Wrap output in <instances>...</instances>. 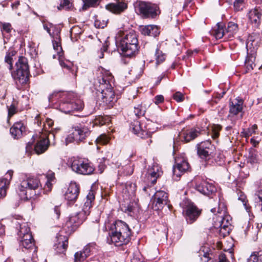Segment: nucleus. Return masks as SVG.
I'll list each match as a JSON object with an SVG mask.
<instances>
[{
    "label": "nucleus",
    "instance_id": "33",
    "mask_svg": "<svg viewBox=\"0 0 262 262\" xmlns=\"http://www.w3.org/2000/svg\"><path fill=\"white\" fill-rule=\"evenodd\" d=\"M225 28H224L222 24L220 23H217L212 31V34L216 39H221L223 37L225 39Z\"/></svg>",
    "mask_w": 262,
    "mask_h": 262
},
{
    "label": "nucleus",
    "instance_id": "46",
    "mask_svg": "<svg viewBox=\"0 0 262 262\" xmlns=\"http://www.w3.org/2000/svg\"><path fill=\"white\" fill-rule=\"evenodd\" d=\"M222 126L220 125H214L212 129V138L216 139L219 136V132L221 130Z\"/></svg>",
    "mask_w": 262,
    "mask_h": 262
},
{
    "label": "nucleus",
    "instance_id": "43",
    "mask_svg": "<svg viewBox=\"0 0 262 262\" xmlns=\"http://www.w3.org/2000/svg\"><path fill=\"white\" fill-rule=\"evenodd\" d=\"M108 20L96 18L94 21V26L97 28H104L106 26Z\"/></svg>",
    "mask_w": 262,
    "mask_h": 262
},
{
    "label": "nucleus",
    "instance_id": "6",
    "mask_svg": "<svg viewBox=\"0 0 262 262\" xmlns=\"http://www.w3.org/2000/svg\"><path fill=\"white\" fill-rule=\"evenodd\" d=\"M116 38V41L119 42V47L124 56H132L138 51V40L135 32L130 31L124 35L123 32L119 31Z\"/></svg>",
    "mask_w": 262,
    "mask_h": 262
},
{
    "label": "nucleus",
    "instance_id": "7",
    "mask_svg": "<svg viewBox=\"0 0 262 262\" xmlns=\"http://www.w3.org/2000/svg\"><path fill=\"white\" fill-rule=\"evenodd\" d=\"M43 29L46 30L47 32L53 38L52 40L53 47L54 49L57 53V56H58L60 66L63 68H66L68 70H70L73 75V76L76 77V72H75L73 69H72V67L73 66L72 62L68 60L64 61L62 59V50L61 46L59 32L57 31L55 34H52L51 33V29L53 28H54V26L51 23H46L43 22Z\"/></svg>",
    "mask_w": 262,
    "mask_h": 262
},
{
    "label": "nucleus",
    "instance_id": "39",
    "mask_svg": "<svg viewBox=\"0 0 262 262\" xmlns=\"http://www.w3.org/2000/svg\"><path fill=\"white\" fill-rule=\"evenodd\" d=\"M110 140V137L105 134H102L97 138L95 143L97 146L99 145H105L107 144Z\"/></svg>",
    "mask_w": 262,
    "mask_h": 262
},
{
    "label": "nucleus",
    "instance_id": "13",
    "mask_svg": "<svg viewBox=\"0 0 262 262\" xmlns=\"http://www.w3.org/2000/svg\"><path fill=\"white\" fill-rule=\"evenodd\" d=\"M138 9L140 14L146 18H154L157 15L158 6L150 3L139 2Z\"/></svg>",
    "mask_w": 262,
    "mask_h": 262
},
{
    "label": "nucleus",
    "instance_id": "14",
    "mask_svg": "<svg viewBox=\"0 0 262 262\" xmlns=\"http://www.w3.org/2000/svg\"><path fill=\"white\" fill-rule=\"evenodd\" d=\"M189 164L185 157L183 156L176 157L175 158V165L173 167L174 176L180 177L189 169Z\"/></svg>",
    "mask_w": 262,
    "mask_h": 262
},
{
    "label": "nucleus",
    "instance_id": "49",
    "mask_svg": "<svg viewBox=\"0 0 262 262\" xmlns=\"http://www.w3.org/2000/svg\"><path fill=\"white\" fill-rule=\"evenodd\" d=\"M245 0H230L231 3H233L235 9L238 11L242 9L241 6L243 5Z\"/></svg>",
    "mask_w": 262,
    "mask_h": 262
},
{
    "label": "nucleus",
    "instance_id": "42",
    "mask_svg": "<svg viewBox=\"0 0 262 262\" xmlns=\"http://www.w3.org/2000/svg\"><path fill=\"white\" fill-rule=\"evenodd\" d=\"M122 171L119 170L118 172L120 174H123L124 175H131L134 171V169L133 166L130 164H126L125 166H123Z\"/></svg>",
    "mask_w": 262,
    "mask_h": 262
},
{
    "label": "nucleus",
    "instance_id": "64",
    "mask_svg": "<svg viewBox=\"0 0 262 262\" xmlns=\"http://www.w3.org/2000/svg\"><path fill=\"white\" fill-rule=\"evenodd\" d=\"M258 262H262V251L259 252V258Z\"/></svg>",
    "mask_w": 262,
    "mask_h": 262
},
{
    "label": "nucleus",
    "instance_id": "51",
    "mask_svg": "<svg viewBox=\"0 0 262 262\" xmlns=\"http://www.w3.org/2000/svg\"><path fill=\"white\" fill-rule=\"evenodd\" d=\"M253 130H246L243 132L242 133L243 134L244 136L246 138H248L251 136L253 134L255 133L256 130L257 129V126L256 124L253 125Z\"/></svg>",
    "mask_w": 262,
    "mask_h": 262
},
{
    "label": "nucleus",
    "instance_id": "57",
    "mask_svg": "<svg viewBox=\"0 0 262 262\" xmlns=\"http://www.w3.org/2000/svg\"><path fill=\"white\" fill-rule=\"evenodd\" d=\"M54 212L56 214L55 218L58 219L60 215V209L58 206H56L54 207Z\"/></svg>",
    "mask_w": 262,
    "mask_h": 262
},
{
    "label": "nucleus",
    "instance_id": "21",
    "mask_svg": "<svg viewBox=\"0 0 262 262\" xmlns=\"http://www.w3.org/2000/svg\"><path fill=\"white\" fill-rule=\"evenodd\" d=\"M94 248L93 244H89L85 246L82 251L75 253L74 255V262L84 261L89 256Z\"/></svg>",
    "mask_w": 262,
    "mask_h": 262
},
{
    "label": "nucleus",
    "instance_id": "19",
    "mask_svg": "<svg viewBox=\"0 0 262 262\" xmlns=\"http://www.w3.org/2000/svg\"><path fill=\"white\" fill-rule=\"evenodd\" d=\"M184 212H185L187 222L189 224H192L194 222L200 213L196 207L191 203H188L187 207L184 210Z\"/></svg>",
    "mask_w": 262,
    "mask_h": 262
},
{
    "label": "nucleus",
    "instance_id": "16",
    "mask_svg": "<svg viewBox=\"0 0 262 262\" xmlns=\"http://www.w3.org/2000/svg\"><path fill=\"white\" fill-rule=\"evenodd\" d=\"M195 189L199 192L209 195L216 191L214 186L205 180H201L199 178L196 179Z\"/></svg>",
    "mask_w": 262,
    "mask_h": 262
},
{
    "label": "nucleus",
    "instance_id": "54",
    "mask_svg": "<svg viewBox=\"0 0 262 262\" xmlns=\"http://www.w3.org/2000/svg\"><path fill=\"white\" fill-rule=\"evenodd\" d=\"M53 182L47 181L46 184L44 186L43 190L47 193L50 192L52 188Z\"/></svg>",
    "mask_w": 262,
    "mask_h": 262
},
{
    "label": "nucleus",
    "instance_id": "34",
    "mask_svg": "<svg viewBox=\"0 0 262 262\" xmlns=\"http://www.w3.org/2000/svg\"><path fill=\"white\" fill-rule=\"evenodd\" d=\"M200 134V129L192 128L188 130L186 134H184V140L186 142H188L194 139Z\"/></svg>",
    "mask_w": 262,
    "mask_h": 262
},
{
    "label": "nucleus",
    "instance_id": "20",
    "mask_svg": "<svg viewBox=\"0 0 262 262\" xmlns=\"http://www.w3.org/2000/svg\"><path fill=\"white\" fill-rule=\"evenodd\" d=\"M79 194V187L75 182H71L65 193V198L69 202H75Z\"/></svg>",
    "mask_w": 262,
    "mask_h": 262
},
{
    "label": "nucleus",
    "instance_id": "45",
    "mask_svg": "<svg viewBox=\"0 0 262 262\" xmlns=\"http://www.w3.org/2000/svg\"><path fill=\"white\" fill-rule=\"evenodd\" d=\"M156 63L160 64L165 60V55L160 50H157L156 52Z\"/></svg>",
    "mask_w": 262,
    "mask_h": 262
},
{
    "label": "nucleus",
    "instance_id": "47",
    "mask_svg": "<svg viewBox=\"0 0 262 262\" xmlns=\"http://www.w3.org/2000/svg\"><path fill=\"white\" fill-rule=\"evenodd\" d=\"M8 107V120L13 116L16 113L17 110L16 107L14 104H11Z\"/></svg>",
    "mask_w": 262,
    "mask_h": 262
},
{
    "label": "nucleus",
    "instance_id": "15",
    "mask_svg": "<svg viewBox=\"0 0 262 262\" xmlns=\"http://www.w3.org/2000/svg\"><path fill=\"white\" fill-rule=\"evenodd\" d=\"M167 203L168 195L166 192L162 190H159L155 192L152 198V207L154 209H161Z\"/></svg>",
    "mask_w": 262,
    "mask_h": 262
},
{
    "label": "nucleus",
    "instance_id": "17",
    "mask_svg": "<svg viewBox=\"0 0 262 262\" xmlns=\"http://www.w3.org/2000/svg\"><path fill=\"white\" fill-rule=\"evenodd\" d=\"M162 173L161 168L157 163H154L149 166L146 173L148 186L154 185L157 182V179Z\"/></svg>",
    "mask_w": 262,
    "mask_h": 262
},
{
    "label": "nucleus",
    "instance_id": "35",
    "mask_svg": "<svg viewBox=\"0 0 262 262\" xmlns=\"http://www.w3.org/2000/svg\"><path fill=\"white\" fill-rule=\"evenodd\" d=\"M17 225L19 228L18 232V235L19 238L22 237V236H25L26 234H31L30 233V229L28 223H18Z\"/></svg>",
    "mask_w": 262,
    "mask_h": 262
},
{
    "label": "nucleus",
    "instance_id": "10",
    "mask_svg": "<svg viewBox=\"0 0 262 262\" xmlns=\"http://www.w3.org/2000/svg\"><path fill=\"white\" fill-rule=\"evenodd\" d=\"M71 167L73 171L80 174H91L94 171V168L87 160L79 157L71 158Z\"/></svg>",
    "mask_w": 262,
    "mask_h": 262
},
{
    "label": "nucleus",
    "instance_id": "23",
    "mask_svg": "<svg viewBox=\"0 0 262 262\" xmlns=\"http://www.w3.org/2000/svg\"><path fill=\"white\" fill-rule=\"evenodd\" d=\"M136 191V184L130 182H127L122 189L123 197L124 200L132 199L135 195Z\"/></svg>",
    "mask_w": 262,
    "mask_h": 262
},
{
    "label": "nucleus",
    "instance_id": "11",
    "mask_svg": "<svg viewBox=\"0 0 262 262\" xmlns=\"http://www.w3.org/2000/svg\"><path fill=\"white\" fill-rule=\"evenodd\" d=\"M73 132L66 138V143H71L74 141L76 142L83 141L90 134L89 128L82 124H78L73 127Z\"/></svg>",
    "mask_w": 262,
    "mask_h": 262
},
{
    "label": "nucleus",
    "instance_id": "24",
    "mask_svg": "<svg viewBox=\"0 0 262 262\" xmlns=\"http://www.w3.org/2000/svg\"><path fill=\"white\" fill-rule=\"evenodd\" d=\"M130 129L133 133L141 138H146L150 136L146 130H144L142 128L140 122L138 121L135 120L132 123Z\"/></svg>",
    "mask_w": 262,
    "mask_h": 262
},
{
    "label": "nucleus",
    "instance_id": "32",
    "mask_svg": "<svg viewBox=\"0 0 262 262\" xmlns=\"http://www.w3.org/2000/svg\"><path fill=\"white\" fill-rule=\"evenodd\" d=\"M160 31L158 26L148 25L142 28V33L145 35L157 36L159 34Z\"/></svg>",
    "mask_w": 262,
    "mask_h": 262
},
{
    "label": "nucleus",
    "instance_id": "12",
    "mask_svg": "<svg viewBox=\"0 0 262 262\" xmlns=\"http://www.w3.org/2000/svg\"><path fill=\"white\" fill-rule=\"evenodd\" d=\"M215 147L209 141L201 142L197 145V152L199 157L207 161L213 157Z\"/></svg>",
    "mask_w": 262,
    "mask_h": 262
},
{
    "label": "nucleus",
    "instance_id": "53",
    "mask_svg": "<svg viewBox=\"0 0 262 262\" xmlns=\"http://www.w3.org/2000/svg\"><path fill=\"white\" fill-rule=\"evenodd\" d=\"M12 27L10 23H5L3 24L2 26V30L6 32L7 33H9L11 32L12 30Z\"/></svg>",
    "mask_w": 262,
    "mask_h": 262
},
{
    "label": "nucleus",
    "instance_id": "59",
    "mask_svg": "<svg viewBox=\"0 0 262 262\" xmlns=\"http://www.w3.org/2000/svg\"><path fill=\"white\" fill-rule=\"evenodd\" d=\"M47 181L54 182V173L50 172L47 176Z\"/></svg>",
    "mask_w": 262,
    "mask_h": 262
},
{
    "label": "nucleus",
    "instance_id": "31",
    "mask_svg": "<svg viewBox=\"0 0 262 262\" xmlns=\"http://www.w3.org/2000/svg\"><path fill=\"white\" fill-rule=\"evenodd\" d=\"M20 238L19 245L26 249H32L34 247V243L32 234H26Z\"/></svg>",
    "mask_w": 262,
    "mask_h": 262
},
{
    "label": "nucleus",
    "instance_id": "26",
    "mask_svg": "<svg viewBox=\"0 0 262 262\" xmlns=\"http://www.w3.org/2000/svg\"><path fill=\"white\" fill-rule=\"evenodd\" d=\"M12 174V171H9L6 174L7 178L0 179V198L6 196L7 189L10 184Z\"/></svg>",
    "mask_w": 262,
    "mask_h": 262
},
{
    "label": "nucleus",
    "instance_id": "48",
    "mask_svg": "<svg viewBox=\"0 0 262 262\" xmlns=\"http://www.w3.org/2000/svg\"><path fill=\"white\" fill-rule=\"evenodd\" d=\"M71 6L72 4L69 0H63V2L58 7V9L59 10H61V9L68 10L71 8Z\"/></svg>",
    "mask_w": 262,
    "mask_h": 262
},
{
    "label": "nucleus",
    "instance_id": "22",
    "mask_svg": "<svg viewBox=\"0 0 262 262\" xmlns=\"http://www.w3.org/2000/svg\"><path fill=\"white\" fill-rule=\"evenodd\" d=\"M25 131V126L21 122L15 123L10 129L11 136L15 139L20 138Z\"/></svg>",
    "mask_w": 262,
    "mask_h": 262
},
{
    "label": "nucleus",
    "instance_id": "4",
    "mask_svg": "<svg viewBox=\"0 0 262 262\" xmlns=\"http://www.w3.org/2000/svg\"><path fill=\"white\" fill-rule=\"evenodd\" d=\"M211 211L217 212L213 217V226L215 228L220 229V234L223 236L229 234L231 229V218L227 213V207L224 202H220L218 207L211 209Z\"/></svg>",
    "mask_w": 262,
    "mask_h": 262
},
{
    "label": "nucleus",
    "instance_id": "60",
    "mask_svg": "<svg viewBox=\"0 0 262 262\" xmlns=\"http://www.w3.org/2000/svg\"><path fill=\"white\" fill-rule=\"evenodd\" d=\"M133 210L134 208L132 206L128 205L125 208L124 212L130 214L133 211Z\"/></svg>",
    "mask_w": 262,
    "mask_h": 262
},
{
    "label": "nucleus",
    "instance_id": "38",
    "mask_svg": "<svg viewBox=\"0 0 262 262\" xmlns=\"http://www.w3.org/2000/svg\"><path fill=\"white\" fill-rule=\"evenodd\" d=\"M15 51H10L7 53L5 56V62L8 64V68L10 71H11L12 69V57L15 54Z\"/></svg>",
    "mask_w": 262,
    "mask_h": 262
},
{
    "label": "nucleus",
    "instance_id": "27",
    "mask_svg": "<svg viewBox=\"0 0 262 262\" xmlns=\"http://www.w3.org/2000/svg\"><path fill=\"white\" fill-rule=\"evenodd\" d=\"M249 20L254 27L257 28L260 23L261 14L257 9H252L248 14Z\"/></svg>",
    "mask_w": 262,
    "mask_h": 262
},
{
    "label": "nucleus",
    "instance_id": "8",
    "mask_svg": "<svg viewBox=\"0 0 262 262\" xmlns=\"http://www.w3.org/2000/svg\"><path fill=\"white\" fill-rule=\"evenodd\" d=\"M39 185L37 178L25 176L18 185L17 191L21 200H28L36 195L35 190Z\"/></svg>",
    "mask_w": 262,
    "mask_h": 262
},
{
    "label": "nucleus",
    "instance_id": "52",
    "mask_svg": "<svg viewBox=\"0 0 262 262\" xmlns=\"http://www.w3.org/2000/svg\"><path fill=\"white\" fill-rule=\"evenodd\" d=\"M259 258V252L257 254L254 253L250 255L248 259V262H258Z\"/></svg>",
    "mask_w": 262,
    "mask_h": 262
},
{
    "label": "nucleus",
    "instance_id": "18",
    "mask_svg": "<svg viewBox=\"0 0 262 262\" xmlns=\"http://www.w3.org/2000/svg\"><path fill=\"white\" fill-rule=\"evenodd\" d=\"M106 10L115 14H120L127 8V4L124 0H118L115 3H111L105 5Z\"/></svg>",
    "mask_w": 262,
    "mask_h": 262
},
{
    "label": "nucleus",
    "instance_id": "3",
    "mask_svg": "<svg viewBox=\"0 0 262 262\" xmlns=\"http://www.w3.org/2000/svg\"><path fill=\"white\" fill-rule=\"evenodd\" d=\"M112 79V74L109 71L103 70L95 83L97 91L101 92L103 102L110 106H112L115 100V93L111 84Z\"/></svg>",
    "mask_w": 262,
    "mask_h": 262
},
{
    "label": "nucleus",
    "instance_id": "44",
    "mask_svg": "<svg viewBox=\"0 0 262 262\" xmlns=\"http://www.w3.org/2000/svg\"><path fill=\"white\" fill-rule=\"evenodd\" d=\"M238 195V200L241 201L243 203L246 211L248 212H249L250 211V207L248 206V205L247 204V198H246V195L242 192H241L239 193V194Z\"/></svg>",
    "mask_w": 262,
    "mask_h": 262
},
{
    "label": "nucleus",
    "instance_id": "58",
    "mask_svg": "<svg viewBox=\"0 0 262 262\" xmlns=\"http://www.w3.org/2000/svg\"><path fill=\"white\" fill-rule=\"evenodd\" d=\"M219 262H229L227 259L225 254L222 253L219 255Z\"/></svg>",
    "mask_w": 262,
    "mask_h": 262
},
{
    "label": "nucleus",
    "instance_id": "62",
    "mask_svg": "<svg viewBox=\"0 0 262 262\" xmlns=\"http://www.w3.org/2000/svg\"><path fill=\"white\" fill-rule=\"evenodd\" d=\"M19 5V1H15L13 3L11 4V7L13 9H17L18 6Z\"/></svg>",
    "mask_w": 262,
    "mask_h": 262
},
{
    "label": "nucleus",
    "instance_id": "63",
    "mask_svg": "<svg viewBox=\"0 0 262 262\" xmlns=\"http://www.w3.org/2000/svg\"><path fill=\"white\" fill-rule=\"evenodd\" d=\"M131 262H142V261L138 258H137V257H134L132 259H131Z\"/></svg>",
    "mask_w": 262,
    "mask_h": 262
},
{
    "label": "nucleus",
    "instance_id": "2",
    "mask_svg": "<svg viewBox=\"0 0 262 262\" xmlns=\"http://www.w3.org/2000/svg\"><path fill=\"white\" fill-rule=\"evenodd\" d=\"M94 199V192L90 190L86 195V200L84 202L81 211L71 215L66 222L64 228L66 230L67 229L68 233L74 231L85 220L86 216L90 214V209Z\"/></svg>",
    "mask_w": 262,
    "mask_h": 262
},
{
    "label": "nucleus",
    "instance_id": "29",
    "mask_svg": "<svg viewBox=\"0 0 262 262\" xmlns=\"http://www.w3.org/2000/svg\"><path fill=\"white\" fill-rule=\"evenodd\" d=\"M50 144L48 138H42L38 140L34 146V151L37 155L43 153L47 150Z\"/></svg>",
    "mask_w": 262,
    "mask_h": 262
},
{
    "label": "nucleus",
    "instance_id": "40",
    "mask_svg": "<svg viewBox=\"0 0 262 262\" xmlns=\"http://www.w3.org/2000/svg\"><path fill=\"white\" fill-rule=\"evenodd\" d=\"M100 0H83V5L82 9L85 10L90 7H95L99 4Z\"/></svg>",
    "mask_w": 262,
    "mask_h": 262
},
{
    "label": "nucleus",
    "instance_id": "36",
    "mask_svg": "<svg viewBox=\"0 0 262 262\" xmlns=\"http://www.w3.org/2000/svg\"><path fill=\"white\" fill-rule=\"evenodd\" d=\"M258 152L256 150L253 149H250L248 157V162L251 164L257 163L258 161Z\"/></svg>",
    "mask_w": 262,
    "mask_h": 262
},
{
    "label": "nucleus",
    "instance_id": "50",
    "mask_svg": "<svg viewBox=\"0 0 262 262\" xmlns=\"http://www.w3.org/2000/svg\"><path fill=\"white\" fill-rule=\"evenodd\" d=\"M173 98L178 102H182L184 99V96L182 93L177 92L173 95Z\"/></svg>",
    "mask_w": 262,
    "mask_h": 262
},
{
    "label": "nucleus",
    "instance_id": "5",
    "mask_svg": "<svg viewBox=\"0 0 262 262\" xmlns=\"http://www.w3.org/2000/svg\"><path fill=\"white\" fill-rule=\"evenodd\" d=\"M110 236L116 246L127 244L130 239L131 230L128 225L121 220L115 221L110 228Z\"/></svg>",
    "mask_w": 262,
    "mask_h": 262
},
{
    "label": "nucleus",
    "instance_id": "1",
    "mask_svg": "<svg viewBox=\"0 0 262 262\" xmlns=\"http://www.w3.org/2000/svg\"><path fill=\"white\" fill-rule=\"evenodd\" d=\"M48 99L50 102L59 99V109L66 114L81 110L83 107V102L80 99H75V95L73 93L54 92L49 96Z\"/></svg>",
    "mask_w": 262,
    "mask_h": 262
},
{
    "label": "nucleus",
    "instance_id": "56",
    "mask_svg": "<svg viewBox=\"0 0 262 262\" xmlns=\"http://www.w3.org/2000/svg\"><path fill=\"white\" fill-rule=\"evenodd\" d=\"M164 101V97L161 95H157L155 97V103L156 104H158L159 103H162Z\"/></svg>",
    "mask_w": 262,
    "mask_h": 262
},
{
    "label": "nucleus",
    "instance_id": "61",
    "mask_svg": "<svg viewBox=\"0 0 262 262\" xmlns=\"http://www.w3.org/2000/svg\"><path fill=\"white\" fill-rule=\"evenodd\" d=\"M53 125V121L52 119H47L46 120V126L48 125L49 127H51Z\"/></svg>",
    "mask_w": 262,
    "mask_h": 262
},
{
    "label": "nucleus",
    "instance_id": "55",
    "mask_svg": "<svg viewBox=\"0 0 262 262\" xmlns=\"http://www.w3.org/2000/svg\"><path fill=\"white\" fill-rule=\"evenodd\" d=\"M105 123V121L104 120V118L102 117H99L97 118L94 121L95 125H102Z\"/></svg>",
    "mask_w": 262,
    "mask_h": 262
},
{
    "label": "nucleus",
    "instance_id": "28",
    "mask_svg": "<svg viewBox=\"0 0 262 262\" xmlns=\"http://www.w3.org/2000/svg\"><path fill=\"white\" fill-rule=\"evenodd\" d=\"M243 101L242 100L236 99L235 101H232L230 104V110L229 117L237 115L241 113L243 110Z\"/></svg>",
    "mask_w": 262,
    "mask_h": 262
},
{
    "label": "nucleus",
    "instance_id": "30",
    "mask_svg": "<svg viewBox=\"0 0 262 262\" xmlns=\"http://www.w3.org/2000/svg\"><path fill=\"white\" fill-rule=\"evenodd\" d=\"M238 30L237 24L230 21L225 27V39H231Z\"/></svg>",
    "mask_w": 262,
    "mask_h": 262
},
{
    "label": "nucleus",
    "instance_id": "9",
    "mask_svg": "<svg viewBox=\"0 0 262 262\" xmlns=\"http://www.w3.org/2000/svg\"><path fill=\"white\" fill-rule=\"evenodd\" d=\"M15 67V70L11 72L12 77L16 83L26 84L29 80V74L27 59L23 56L19 57Z\"/></svg>",
    "mask_w": 262,
    "mask_h": 262
},
{
    "label": "nucleus",
    "instance_id": "41",
    "mask_svg": "<svg viewBox=\"0 0 262 262\" xmlns=\"http://www.w3.org/2000/svg\"><path fill=\"white\" fill-rule=\"evenodd\" d=\"M146 112V107L142 104H138L137 106L134 107V113L135 115L140 117L143 116Z\"/></svg>",
    "mask_w": 262,
    "mask_h": 262
},
{
    "label": "nucleus",
    "instance_id": "25",
    "mask_svg": "<svg viewBox=\"0 0 262 262\" xmlns=\"http://www.w3.org/2000/svg\"><path fill=\"white\" fill-rule=\"evenodd\" d=\"M57 242L55 245V250L58 254H64L68 247V242L66 236L59 235Z\"/></svg>",
    "mask_w": 262,
    "mask_h": 262
},
{
    "label": "nucleus",
    "instance_id": "37",
    "mask_svg": "<svg viewBox=\"0 0 262 262\" xmlns=\"http://www.w3.org/2000/svg\"><path fill=\"white\" fill-rule=\"evenodd\" d=\"M255 57L253 55H248L246 58L245 62V66L248 71L252 70L255 66L254 63Z\"/></svg>",
    "mask_w": 262,
    "mask_h": 262
}]
</instances>
